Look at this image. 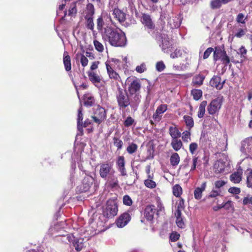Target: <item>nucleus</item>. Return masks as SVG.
Here are the masks:
<instances>
[{"instance_id":"f257e3e1","label":"nucleus","mask_w":252,"mask_h":252,"mask_svg":"<svg viewBox=\"0 0 252 252\" xmlns=\"http://www.w3.org/2000/svg\"><path fill=\"white\" fill-rule=\"evenodd\" d=\"M101 36L105 42H108L115 47H124L126 45L125 33L120 30L107 26L101 32Z\"/></svg>"},{"instance_id":"f03ea898","label":"nucleus","mask_w":252,"mask_h":252,"mask_svg":"<svg viewBox=\"0 0 252 252\" xmlns=\"http://www.w3.org/2000/svg\"><path fill=\"white\" fill-rule=\"evenodd\" d=\"M115 173L112 162L102 163L100 165L99 175L104 180L107 181L113 186H117L118 184L117 178L114 175Z\"/></svg>"},{"instance_id":"7ed1b4c3","label":"nucleus","mask_w":252,"mask_h":252,"mask_svg":"<svg viewBox=\"0 0 252 252\" xmlns=\"http://www.w3.org/2000/svg\"><path fill=\"white\" fill-rule=\"evenodd\" d=\"M116 99L120 109H125L130 105V99L126 92L121 88H118L116 92Z\"/></svg>"},{"instance_id":"20e7f679","label":"nucleus","mask_w":252,"mask_h":252,"mask_svg":"<svg viewBox=\"0 0 252 252\" xmlns=\"http://www.w3.org/2000/svg\"><path fill=\"white\" fill-rule=\"evenodd\" d=\"M57 236H62L63 238L62 240L64 243L72 242L76 250L77 251H80L83 247V240L81 239H75V237L71 234L58 235Z\"/></svg>"},{"instance_id":"39448f33","label":"nucleus","mask_w":252,"mask_h":252,"mask_svg":"<svg viewBox=\"0 0 252 252\" xmlns=\"http://www.w3.org/2000/svg\"><path fill=\"white\" fill-rule=\"evenodd\" d=\"M70 4V6L68 10V15L70 16H74L77 12L76 9V2L73 0H62V3L59 5L58 9L57 10V14L59 15L61 11H62L64 6L66 4Z\"/></svg>"},{"instance_id":"423d86ee","label":"nucleus","mask_w":252,"mask_h":252,"mask_svg":"<svg viewBox=\"0 0 252 252\" xmlns=\"http://www.w3.org/2000/svg\"><path fill=\"white\" fill-rule=\"evenodd\" d=\"M118 212L117 204L113 201H108L106 206L103 209V214L107 218H113Z\"/></svg>"},{"instance_id":"0eeeda50","label":"nucleus","mask_w":252,"mask_h":252,"mask_svg":"<svg viewBox=\"0 0 252 252\" xmlns=\"http://www.w3.org/2000/svg\"><path fill=\"white\" fill-rule=\"evenodd\" d=\"M215 61L220 60L222 63L227 65L230 63V59L226 52L220 47H216L214 52Z\"/></svg>"},{"instance_id":"6e6552de","label":"nucleus","mask_w":252,"mask_h":252,"mask_svg":"<svg viewBox=\"0 0 252 252\" xmlns=\"http://www.w3.org/2000/svg\"><path fill=\"white\" fill-rule=\"evenodd\" d=\"M240 150L246 157L252 155V137L246 138L242 142Z\"/></svg>"},{"instance_id":"1a4fd4ad","label":"nucleus","mask_w":252,"mask_h":252,"mask_svg":"<svg viewBox=\"0 0 252 252\" xmlns=\"http://www.w3.org/2000/svg\"><path fill=\"white\" fill-rule=\"evenodd\" d=\"M222 102V98L220 97H218L212 100L207 107L209 114L213 115L218 112L221 108Z\"/></svg>"},{"instance_id":"9d476101","label":"nucleus","mask_w":252,"mask_h":252,"mask_svg":"<svg viewBox=\"0 0 252 252\" xmlns=\"http://www.w3.org/2000/svg\"><path fill=\"white\" fill-rule=\"evenodd\" d=\"M106 118L104 108L99 106L94 108V115L92 116L94 121L97 124L101 123Z\"/></svg>"},{"instance_id":"9b49d317","label":"nucleus","mask_w":252,"mask_h":252,"mask_svg":"<svg viewBox=\"0 0 252 252\" xmlns=\"http://www.w3.org/2000/svg\"><path fill=\"white\" fill-rule=\"evenodd\" d=\"M161 44H160L162 50L164 53H168L171 51L172 44L170 38L166 34H161Z\"/></svg>"},{"instance_id":"f8f14e48","label":"nucleus","mask_w":252,"mask_h":252,"mask_svg":"<svg viewBox=\"0 0 252 252\" xmlns=\"http://www.w3.org/2000/svg\"><path fill=\"white\" fill-rule=\"evenodd\" d=\"M88 75L90 81L93 83L96 87L99 88L103 85L101 76L97 73L93 71H89Z\"/></svg>"},{"instance_id":"ddd939ff","label":"nucleus","mask_w":252,"mask_h":252,"mask_svg":"<svg viewBox=\"0 0 252 252\" xmlns=\"http://www.w3.org/2000/svg\"><path fill=\"white\" fill-rule=\"evenodd\" d=\"M116 167L120 173V175L122 176L127 175V172L125 168V159L123 156H120L118 157L116 161Z\"/></svg>"},{"instance_id":"4468645a","label":"nucleus","mask_w":252,"mask_h":252,"mask_svg":"<svg viewBox=\"0 0 252 252\" xmlns=\"http://www.w3.org/2000/svg\"><path fill=\"white\" fill-rule=\"evenodd\" d=\"M130 220L129 214L128 213H124L117 219L116 224L118 227L122 228L126 226Z\"/></svg>"},{"instance_id":"2eb2a0df","label":"nucleus","mask_w":252,"mask_h":252,"mask_svg":"<svg viewBox=\"0 0 252 252\" xmlns=\"http://www.w3.org/2000/svg\"><path fill=\"white\" fill-rule=\"evenodd\" d=\"M141 85L138 80H134L129 84L128 91L129 94H134L140 93Z\"/></svg>"},{"instance_id":"dca6fc26","label":"nucleus","mask_w":252,"mask_h":252,"mask_svg":"<svg viewBox=\"0 0 252 252\" xmlns=\"http://www.w3.org/2000/svg\"><path fill=\"white\" fill-rule=\"evenodd\" d=\"M94 182V178L90 175H86L82 181V190L88 191L92 186Z\"/></svg>"},{"instance_id":"f3484780","label":"nucleus","mask_w":252,"mask_h":252,"mask_svg":"<svg viewBox=\"0 0 252 252\" xmlns=\"http://www.w3.org/2000/svg\"><path fill=\"white\" fill-rule=\"evenodd\" d=\"M95 9L94 5L91 3H88L84 9L82 15L84 17H94Z\"/></svg>"},{"instance_id":"a211bd4d","label":"nucleus","mask_w":252,"mask_h":252,"mask_svg":"<svg viewBox=\"0 0 252 252\" xmlns=\"http://www.w3.org/2000/svg\"><path fill=\"white\" fill-rule=\"evenodd\" d=\"M227 164L222 160L217 161L214 165V170L216 173H220L225 171L227 168Z\"/></svg>"},{"instance_id":"6ab92c4d","label":"nucleus","mask_w":252,"mask_h":252,"mask_svg":"<svg viewBox=\"0 0 252 252\" xmlns=\"http://www.w3.org/2000/svg\"><path fill=\"white\" fill-rule=\"evenodd\" d=\"M141 22L148 29L152 30L155 28V25L148 14H143L141 19Z\"/></svg>"},{"instance_id":"aec40b11","label":"nucleus","mask_w":252,"mask_h":252,"mask_svg":"<svg viewBox=\"0 0 252 252\" xmlns=\"http://www.w3.org/2000/svg\"><path fill=\"white\" fill-rule=\"evenodd\" d=\"M156 212L155 206L153 205H148L144 210V216L149 220H151L154 218Z\"/></svg>"},{"instance_id":"412c9836","label":"nucleus","mask_w":252,"mask_h":252,"mask_svg":"<svg viewBox=\"0 0 252 252\" xmlns=\"http://www.w3.org/2000/svg\"><path fill=\"white\" fill-rule=\"evenodd\" d=\"M131 97L130 100V106L131 108L136 109L140 102L141 95L140 93L134 94H130Z\"/></svg>"},{"instance_id":"4be33fe9","label":"nucleus","mask_w":252,"mask_h":252,"mask_svg":"<svg viewBox=\"0 0 252 252\" xmlns=\"http://www.w3.org/2000/svg\"><path fill=\"white\" fill-rule=\"evenodd\" d=\"M224 82V81L221 82V79L220 77L218 76H215L210 80V84L213 87H215L218 90H220L222 88Z\"/></svg>"},{"instance_id":"5701e85b","label":"nucleus","mask_w":252,"mask_h":252,"mask_svg":"<svg viewBox=\"0 0 252 252\" xmlns=\"http://www.w3.org/2000/svg\"><path fill=\"white\" fill-rule=\"evenodd\" d=\"M242 169L238 170L230 176V180L234 184L239 183L242 180Z\"/></svg>"},{"instance_id":"b1692460","label":"nucleus","mask_w":252,"mask_h":252,"mask_svg":"<svg viewBox=\"0 0 252 252\" xmlns=\"http://www.w3.org/2000/svg\"><path fill=\"white\" fill-rule=\"evenodd\" d=\"M114 17L119 21L120 23H123L126 20V14L122 10L115 8L113 11Z\"/></svg>"},{"instance_id":"393cba45","label":"nucleus","mask_w":252,"mask_h":252,"mask_svg":"<svg viewBox=\"0 0 252 252\" xmlns=\"http://www.w3.org/2000/svg\"><path fill=\"white\" fill-rule=\"evenodd\" d=\"M206 187V182H203L200 187L196 188L194 191V196L196 199H200L202 197L203 191H204Z\"/></svg>"},{"instance_id":"a878e982","label":"nucleus","mask_w":252,"mask_h":252,"mask_svg":"<svg viewBox=\"0 0 252 252\" xmlns=\"http://www.w3.org/2000/svg\"><path fill=\"white\" fill-rule=\"evenodd\" d=\"M181 215V211L180 209L179 206H178L177 209L175 213L176 218V222L179 227L182 228L184 227L185 224L182 218Z\"/></svg>"},{"instance_id":"bb28decb","label":"nucleus","mask_w":252,"mask_h":252,"mask_svg":"<svg viewBox=\"0 0 252 252\" xmlns=\"http://www.w3.org/2000/svg\"><path fill=\"white\" fill-rule=\"evenodd\" d=\"M105 64L109 77L115 80H119L120 78L119 75L112 69V67L107 62Z\"/></svg>"},{"instance_id":"cd10ccee","label":"nucleus","mask_w":252,"mask_h":252,"mask_svg":"<svg viewBox=\"0 0 252 252\" xmlns=\"http://www.w3.org/2000/svg\"><path fill=\"white\" fill-rule=\"evenodd\" d=\"M168 23L170 25L171 28H177L180 26L181 21L178 16H173L172 17L169 18Z\"/></svg>"},{"instance_id":"c85d7f7f","label":"nucleus","mask_w":252,"mask_h":252,"mask_svg":"<svg viewBox=\"0 0 252 252\" xmlns=\"http://www.w3.org/2000/svg\"><path fill=\"white\" fill-rule=\"evenodd\" d=\"M83 120V114H82V108L81 106L78 109V117H77V128L78 130L82 134L83 132V126L82 121Z\"/></svg>"},{"instance_id":"c756f323","label":"nucleus","mask_w":252,"mask_h":252,"mask_svg":"<svg viewBox=\"0 0 252 252\" xmlns=\"http://www.w3.org/2000/svg\"><path fill=\"white\" fill-rule=\"evenodd\" d=\"M169 131L172 139H177L181 136V132L176 127L170 126Z\"/></svg>"},{"instance_id":"7c9ffc66","label":"nucleus","mask_w":252,"mask_h":252,"mask_svg":"<svg viewBox=\"0 0 252 252\" xmlns=\"http://www.w3.org/2000/svg\"><path fill=\"white\" fill-rule=\"evenodd\" d=\"M171 145L175 151H178L183 146V143L182 141L178 138L172 139Z\"/></svg>"},{"instance_id":"2f4dec72","label":"nucleus","mask_w":252,"mask_h":252,"mask_svg":"<svg viewBox=\"0 0 252 252\" xmlns=\"http://www.w3.org/2000/svg\"><path fill=\"white\" fill-rule=\"evenodd\" d=\"M94 17H84L86 28L92 31H93L94 27Z\"/></svg>"},{"instance_id":"473e14b6","label":"nucleus","mask_w":252,"mask_h":252,"mask_svg":"<svg viewBox=\"0 0 252 252\" xmlns=\"http://www.w3.org/2000/svg\"><path fill=\"white\" fill-rule=\"evenodd\" d=\"M183 118L188 129L190 130L194 126V121L192 118L189 116L185 115Z\"/></svg>"},{"instance_id":"72a5a7b5","label":"nucleus","mask_w":252,"mask_h":252,"mask_svg":"<svg viewBox=\"0 0 252 252\" xmlns=\"http://www.w3.org/2000/svg\"><path fill=\"white\" fill-rule=\"evenodd\" d=\"M207 105V102L206 100L202 101L199 105L197 116L199 118L203 117L205 112V108Z\"/></svg>"},{"instance_id":"f704fd0d","label":"nucleus","mask_w":252,"mask_h":252,"mask_svg":"<svg viewBox=\"0 0 252 252\" xmlns=\"http://www.w3.org/2000/svg\"><path fill=\"white\" fill-rule=\"evenodd\" d=\"M66 53L64 52V57H63V64L65 67V69L67 71H69L71 70V63H70V58L69 55H65Z\"/></svg>"},{"instance_id":"c9c22d12","label":"nucleus","mask_w":252,"mask_h":252,"mask_svg":"<svg viewBox=\"0 0 252 252\" xmlns=\"http://www.w3.org/2000/svg\"><path fill=\"white\" fill-rule=\"evenodd\" d=\"M180 160V157L178 153H174L171 155L170 161L171 165L173 166H176L177 165H178Z\"/></svg>"},{"instance_id":"e433bc0d","label":"nucleus","mask_w":252,"mask_h":252,"mask_svg":"<svg viewBox=\"0 0 252 252\" xmlns=\"http://www.w3.org/2000/svg\"><path fill=\"white\" fill-rule=\"evenodd\" d=\"M204 77L201 75L194 76L192 79V83L195 85L200 86L203 84Z\"/></svg>"},{"instance_id":"4c0bfd02","label":"nucleus","mask_w":252,"mask_h":252,"mask_svg":"<svg viewBox=\"0 0 252 252\" xmlns=\"http://www.w3.org/2000/svg\"><path fill=\"white\" fill-rule=\"evenodd\" d=\"M190 130H185L182 133V138L184 142L188 143L191 140Z\"/></svg>"},{"instance_id":"58836bf2","label":"nucleus","mask_w":252,"mask_h":252,"mask_svg":"<svg viewBox=\"0 0 252 252\" xmlns=\"http://www.w3.org/2000/svg\"><path fill=\"white\" fill-rule=\"evenodd\" d=\"M191 94L193 96L194 99L198 100L201 97L202 92L201 90L194 89L191 91Z\"/></svg>"},{"instance_id":"ea45409f","label":"nucleus","mask_w":252,"mask_h":252,"mask_svg":"<svg viewBox=\"0 0 252 252\" xmlns=\"http://www.w3.org/2000/svg\"><path fill=\"white\" fill-rule=\"evenodd\" d=\"M173 194L176 197H179L182 193V189L181 187L178 184L175 185L173 187Z\"/></svg>"},{"instance_id":"a19ab883","label":"nucleus","mask_w":252,"mask_h":252,"mask_svg":"<svg viewBox=\"0 0 252 252\" xmlns=\"http://www.w3.org/2000/svg\"><path fill=\"white\" fill-rule=\"evenodd\" d=\"M222 3L221 0H212L210 2V7L213 9L220 8Z\"/></svg>"},{"instance_id":"79ce46f5","label":"nucleus","mask_w":252,"mask_h":252,"mask_svg":"<svg viewBox=\"0 0 252 252\" xmlns=\"http://www.w3.org/2000/svg\"><path fill=\"white\" fill-rule=\"evenodd\" d=\"M137 148L138 146L136 144L131 143H129L127 146L126 151L129 154H132L137 151Z\"/></svg>"},{"instance_id":"37998d69","label":"nucleus","mask_w":252,"mask_h":252,"mask_svg":"<svg viewBox=\"0 0 252 252\" xmlns=\"http://www.w3.org/2000/svg\"><path fill=\"white\" fill-rule=\"evenodd\" d=\"M184 53H185L184 51L177 49L174 52L170 54V57L172 59L179 58L182 57Z\"/></svg>"},{"instance_id":"c03bdc74","label":"nucleus","mask_w":252,"mask_h":252,"mask_svg":"<svg viewBox=\"0 0 252 252\" xmlns=\"http://www.w3.org/2000/svg\"><path fill=\"white\" fill-rule=\"evenodd\" d=\"M113 143L114 146L117 148L118 150L122 149L123 145V142L120 139L117 137H114L113 138Z\"/></svg>"},{"instance_id":"a18cd8bd","label":"nucleus","mask_w":252,"mask_h":252,"mask_svg":"<svg viewBox=\"0 0 252 252\" xmlns=\"http://www.w3.org/2000/svg\"><path fill=\"white\" fill-rule=\"evenodd\" d=\"M94 44L95 49L99 52H102L104 50V46L101 43L96 40L94 41Z\"/></svg>"},{"instance_id":"49530a36","label":"nucleus","mask_w":252,"mask_h":252,"mask_svg":"<svg viewBox=\"0 0 252 252\" xmlns=\"http://www.w3.org/2000/svg\"><path fill=\"white\" fill-rule=\"evenodd\" d=\"M144 184L146 187L150 189H153L156 187V183L150 179L145 180L144 181Z\"/></svg>"},{"instance_id":"de8ad7c7","label":"nucleus","mask_w":252,"mask_h":252,"mask_svg":"<svg viewBox=\"0 0 252 252\" xmlns=\"http://www.w3.org/2000/svg\"><path fill=\"white\" fill-rule=\"evenodd\" d=\"M198 145L197 143H196L195 142L191 143L189 146V150L190 153L192 155L194 154L196 151L198 149Z\"/></svg>"},{"instance_id":"09e8293b","label":"nucleus","mask_w":252,"mask_h":252,"mask_svg":"<svg viewBox=\"0 0 252 252\" xmlns=\"http://www.w3.org/2000/svg\"><path fill=\"white\" fill-rule=\"evenodd\" d=\"M104 25V22L102 17H99L97 19V28L99 31H101V32L103 31L104 28L103 29V26Z\"/></svg>"},{"instance_id":"8fccbe9b","label":"nucleus","mask_w":252,"mask_h":252,"mask_svg":"<svg viewBox=\"0 0 252 252\" xmlns=\"http://www.w3.org/2000/svg\"><path fill=\"white\" fill-rule=\"evenodd\" d=\"M167 109V106L166 104H161L159 105L156 111L157 113L161 115L165 112Z\"/></svg>"},{"instance_id":"3c124183","label":"nucleus","mask_w":252,"mask_h":252,"mask_svg":"<svg viewBox=\"0 0 252 252\" xmlns=\"http://www.w3.org/2000/svg\"><path fill=\"white\" fill-rule=\"evenodd\" d=\"M134 123V120L131 117H127L124 121V124L126 127L132 126Z\"/></svg>"},{"instance_id":"603ef678","label":"nucleus","mask_w":252,"mask_h":252,"mask_svg":"<svg viewBox=\"0 0 252 252\" xmlns=\"http://www.w3.org/2000/svg\"><path fill=\"white\" fill-rule=\"evenodd\" d=\"M165 68V65L162 61L158 62L156 63V69L159 71L161 72L163 71Z\"/></svg>"},{"instance_id":"864d4df0","label":"nucleus","mask_w":252,"mask_h":252,"mask_svg":"<svg viewBox=\"0 0 252 252\" xmlns=\"http://www.w3.org/2000/svg\"><path fill=\"white\" fill-rule=\"evenodd\" d=\"M123 203L126 205L130 206L132 203V201L128 195H126L123 197Z\"/></svg>"},{"instance_id":"5fc2aeb1","label":"nucleus","mask_w":252,"mask_h":252,"mask_svg":"<svg viewBox=\"0 0 252 252\" xmlns=\"http://www.w3.org/2000/svg\"><path fill=\"white\" fill-rule=\"evenodd\" d=\"M220 193H221L220 189H214L211 191V192L209 194V196L211 197H216L217 196L220 195Z\"/></svg>"},{"instance_id":"6e6d98bb","label":"nucleus","mask_w":252,"mask_h":252,"mask_svg":"<svg viewBox=\"0 0 252 252\" xmlns=\"http://www.w3.org/2000/svg\"><path fill=\"white\" fill-rule=\"evenodd\" d=\"M135 70L137 72L140 73L144 72L146 70V66L145 63H142L140 65L137 66Z\"/></svg>"},{"instance_id":"4d7b16f0","label":"nucleus","mask_w":252,"mask_h":252,"mask_svg":"<svg viewBox=\"0 0 252 252\" xmlns=\"http://www.w3.org/2000/svg\"><path fill=\"white\" fill-rule=\"evenodd\" d=\"M226 182L223 180H218L215 183V187L216 189H220L226 184Z\"/></svg>"},{"instance_id":"13d9d810","label":"nucleus","mask_w":252,"mask_h":252,"mask_svg":"<svg viewBox=\"0 0 252 252\" xmlns=\"http://www.w3.org/2000/svg\"><path fill=\"white\" fill-rule=\"evenodd\" d=\"M223 207L225 210L232 211L233 210V205L231 201H228L225 203H223Z\"/></svg>"},{"instance_id":"bf43d9fd","label":"nucleus","mask_w":252,"mask_h":252,"mask_svg":"<svg viewBox=\"0 0 252 252\" xmlns=\"http://www.w3.org/2000/svg\"><path fill=\"white\" fill-rule=\"evenodd\" d=\"M247 184L248 187L252 189V169L251 170L249 175L247 176Z\"/></svg>"},{"instance_id":"052dcab7","label":"nucleus","mask_w":252,"mask_h":252,"mask_svg":"<svg viewBox=\"0 0 252 252\" xmlns=\"http://www.w3.org/2000/svg\"><path fill=\"white\" fill-rule=\"evenodd\" d=\"M236 21L239 23L245 24L246 23L244 19V15L243 13H239L237 16Z\"/></svg>"},{"instance_id":"680f3d73","label":"nucleus","mask_w":252,"mask_h":252,"mask_svg":"<svg viewBox=\"0 0 252 252\" xmlns=\"http://www.w3.org/2000/svg\"><path fill=\"white\" fill-rule=\"evenodd\" d=\"M241 191L240 189L237 187H231L228 189L229 193L238 194Z\"/></svg>"},{"instance_id":"e2e57ef3","label":"nucleus","mask_w":252,"mask_h":252,"mask_svg":"<svg viewBox=\"0 0 252 252\" xmlns=\"http://www.w3.org/2000/svg\"><path fill=\"white\" fill-rule=\"evenodd\" d=\"M213 51L214 49L212 47L207 48L204 53L203 59H207Z\"/></svg>"},{"instance_id":"0e129e2a","label":"nucleus","mask_w":252,"mask_h":252,"mask_svg":"<svg viewBox=\"0 0 252 252\" xmlns=\"http://www.w3.org/2000/svg\"><path fill=\"white\" fill-rule=\"evenodd\" d=\"M180 235L177 232H172L170 236V240L173 242L177 241Z\"/></svg>"},{"instance_id":"69168bd1","label":"nucleus","mask_w":252,"mask_h":252,"mask_svg":"<svg viewBox=\"0 0 252 252\" xmlns=\"http://www.w3.org/2000/svg\"><path fill=\"white\" fill-rule=\"evenodd\" d=\"M243 203L244 205L252 204V197L250 196H247L245 197L243 199Z\"/></svg>"},{"instance_id":"338daca9","label":"nucleus","mask_w":252,"mask_h":252,"mask_svg":"<svg viewBox=\"0 0 252 252\" xmlns=\"http://www.w3.org/2000/svg\"><path fill=\"white\" fill-rule=\"evenodd\" d=\"M81 63L84 67L87 66L88 63V59L83 55H81Z\"/></svg>"},{"instance_id":"774afa93","label":"nucleus","mask_w":252,"mask_h":252,"mask_svg":"<svg viewBox=\"0 0 252 252\" xmlns=\"http://www.w3.org/2000/svg\"><path fill=\"white\" fill-rule=\"evenodd\" d=\"M246 30L244 29H239L237 33H235V36L240 38L244 35L246 33Z\"/></svg>"}]
</instances>
